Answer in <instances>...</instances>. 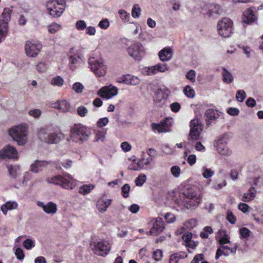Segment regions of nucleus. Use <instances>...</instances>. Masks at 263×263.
<instances>
[{"mask_svg":"<svg viewBox=\"0 0 263 263\" xmlns=\"http://www.w3.org/2000/svg\"><path fill=\"white\" fill-rule=\"evenodd\" d=\"M37 136L40 141L48 144H57L65 138L62 132H51L46 126L38 128Z\"/></svg>","mask_w":263,"mask_h":263,"instance_id":"nucleus-1","label":"nucleus"},{"mask_svg":"<svg viewBox=\"0 0 263 263\" xmlns=\"http://www.w3.org/2000/svg\"><path fill=\"white\" fill-rule=\"evenodd\" d=\"M8 135L19 145H24L27 142L28 127L25 125H17L11 127L8 131Z\"/></svg>","mask_w":263,"mask_h":263,"instance_id":"nucleus-2","label":"nucleus"},{"mask_svg":"<svg viewBox=\"0 0 263 263\" xmlns=\"http://www.w3.org/2000/svg\"><path fill=\"white\" fill-rule=\"evenodd\" d=\"M88 137L86 127L81 124H75L71 128L70 137L67 140L69 143H82Z\"/></svg>","mask_w":263,"mask_h":263,"instance_id":"nucleus-3","label":"nucleus"},{"mask_svg":"<svg viewBox=\"0 0 263 263\" xmlns=\"http://www.w3.org/2000/svg\"><path fill=\"white\" fill-rule=\"evenodd\" d=\"M48 13L53 17H59L65 9L64 0H49L46 3Z\"/></svg>","mask_w":263,"mask_h":263,"instance_id":"nucleus-4","label":"nucleus"},{"mask_svg":"<svg viewBox=\"0 0 263 263\" xmlns=\"http://www.w3.org/2000/svg\"><path fill=\"white\" fill-rule=\"evenodd\" d=\"M233 23L228 17L222 18L217 25V29L219 35L223 37H229L232 33Z\"/></svg>","mask_w":263,"mask_h":263,"instance_id":"nucleus-5","label":"nucleus"},{"mask_svg":"<svg viewBox=\"0 0 263 263\" xmlns=\"http://www.w3.org/2000/svg\"><path fill=\"white\" fill-rule=\"evenodd\" d=\"M90 246L94 254L103 257L108 254L110 249L108 243L104 241H92Z\"/></svg>","mask_w":263,"mask_h":263,"instance_id":"nucleus-6","label":"nucleus"},{"mask_svg":"<svg viewBox=\"0 0 263 263\" xmlns=\"http://www.w3.org/2000/svg\"><path fill=\"white\" fill-rule=\"evenodd\" d=\"M183 201L190 206H196L200 202V196L197 195L196 191L191 188H187L182 194ZM188 208V206H186Z\"/></svg>","mask_w":263,"mask_h":263,"instance_id":"nucleus-7","label":"nucleus"},{"mask_svg":"<svg viewBox=\"0 0 263 263\" xmlns=\"http://www.w3.org/2000/svg\"><path fill=\"white\" fill-rule=\"evenodd\" d=\"M190 133L189 139L197 140L199 139L200 135L202 131V124L198 118L192 120L190 124Z\"/></svg>","mask_w":263,"mask_h":263,"instance_id":"nucleus-8","label":"nucleus"},{"mask_svg":"<svg viewBox=\"0 0 263 263\" xmlns=\"http://www.w3.org/2000/svg\"><path fill=\"white\" fill-rule=\"evenodd\" d=\"M88 63L91 70L97 76L103 77L106 74V67L102 62L92 57L89 58Z\"/></svg>","mask_w":263,"mask_h":263,"instance_id":"nucleus-9","label":"nucleus"},{"mask_svg":"<svg viewBox=\"0 0 263 263\" xmlns=\"http://www.w3.org/2000/svg\"><path fill=\"white\" fill-rule=\"evenodd\" d=\"M128 54L135 60L140 61L145 53V49L139 42H136L129 46L127 49Z\"/></svg>","mask_w":263,"mask_h":263,"instance_id":"nucleus-10","label":"nucleus"},{"mask_svg":"<svg viewBox=\"0 0 263 263\" xmlns=\"http://www.w3.org/2000/svg\"><path fill=\"white\" fill-rule=\"evenodd\" d=\"M118 92V89L116 87L109 85L107 86H104L100 89L98 92V95L101 98L109 99L116 96Z\"/></svg>","mask_w":263,"mask_h":263,"instance_id":"nucleus-11","label":"nucleus"},{"mask_svg":"<svg viewBox=\"0 0 263 263\" xmlns=\"http://www.w3.org/2000/svg\"><path fill=\"white\" fill-rule=\"evenodd\" d=\"M151 222L153 224V227L151 230L147 233L148 235L157 236L163 231L164 229V222L161 218L157 217L151 220Z\"/></svg>","mask_w":263,"mask_h":263,"instance_id":"nucleus-12","label":"nucleus"},{"mask_svg":"<svg viewBox=\"0 0 263 263\" xmlns=\"http://www.w3.org/2000/svg\"><path fill=\"white\" fill-rule=\"evenodd\" d=\"M17 157V152L13 146L7 145L0 151V159H13Z\"/></svg>","mask_w":263,"mask_h":263,"instance_id":"nucleus-13","label":"nucleus"},{"mask_svg":"<svg viewBox=\"0 0 263 263\" xmlns=\"http://www.w3.org/2000/svg\"><path fill=\"white\" fill-rule=\"evenodd\" d=\"M227 144L228 139L224 136L219 138L216 142L215 146L217 147L218 152L220 154L222 155L229 154V149Z\"/></svg>","mask_w":263,"mask_h":263,"instance_id":"nucleus-14","label":"nucleus"},{"mask_svg":"<svg viewBox=\"0 0 263 263\" xmlns=\"http://www.w3.org/2000/svg\"><path fill=\"white\" fill-rule=\"evenodd\" d=\"M25 52L28 57H36L40 50L38 45L30 41H27L25 44Z\"/></svg>","mask_w":263,"mask_h":263,"instance_id":"nucleus-15","label":"nucleus"},{"mask_svg":"<svg viewBox=\"0 0 263 263\" xmlns=\"http://www.w3.org/2000/svg\"><path fill=\"white\" fill-rule=\"evenodd\" d=\"M117 82L120 83L135 85L139 83L140 79L138 77L134 76L125 74L119 78Z\"/></svg>","mask_w":263,"mask_h":263,"instance_id":"nucleus-16","label":"nucleus"},{"mask_svg":"<svg viewBox=\"0 0 263 263\" xmlns=\"http://www.w3.org/2000/svg\"><path fill=\"white\" fill-rule=\"evenodd\" d=\"M76 185V180L71 176L67 174L62 177L60 185L65 189H73Z\"/></svg>","mask_w":263,"mask_h":263,"instance_id":"nucleus-17","label":"nucleus"},{"mask_svg":"<svg viewBox=\"0 0 263 263\" xmlns=\"http://www.w3.org/2000/svg\"><path fill=\"white\" fill-rule=\"evenodd\" d=\"M37 205L42 208L43 211L48 214H54L57 212V205L53 202H49L47 204H44L43 202L38 201Z\"/></svg>","mask_w":263,"mask_h":263,"instance_id":"nucleus-18","label":"nucleus"},{"mask_svg":"<svg viewBox=\"0 0 263 263\" xmlns=\"http://www.w3.org/2000/svg\"><path fill=\"white\" fill-rule=\"evenodd\" d=\"M256 20L257 17L251 8L247 9L243 12L242 17V22L243 23L249 25L256 22Z\"/></svg>","mask_w":263,"mask_h":263,"instance_id":"nucleus-19","label":"nucleus"},{"mask_svg":"<svg viewBox=\"0 0 263 263\" xmlns=\"http://www.w3.org/2000/svg\"><path fill=\"white\" fill-rule=\"evenodd\" d=\"M173 53L172 48L170 47H168L161 50L158 53V55L161 61L165 62L171 59Z\"/></svg>","mask_w":263,"mask_h":263,"instance_id":"nucleus-20","label":"nucleus"},{"mask_svg":"<svg viewBox=\"0 0 263 263\" xmlns=\"http://www.w3.org/2000/svg\"><path fill=\"white\" fill-rule=\"evenodd\" d=\"M50 162L47 161L36 160L30 166V171L34 173H37L42 167L47 166Z\"/></svg>","mask_w":263,"mask_h":263,"instance_id":"nucleus-21","label":"nucleus"},{"mask_svg":"<svg viewBox=\"0 0 263 263\" xmlns=\"http://www.w3.org/2000/svg\"><path fill=\"white\" fill-rule=\"evenodd\" d=\"M111 200L102 197L101 198L99 199L97 203V206L99 211L101 212H105L107 208L110 204Z\"/></svg>","mask_w":263,"mask_h":263,"instance_id":"nucleus-22","label":"nucleus"},{"mask_svg":"<svg viewBox=\"0 0 263 263\" xmlns=\"http://www.w3.org/2000/svg\"><path fill=\"white\" fill-rule=\"evenodd\" d=\"M53 107L61 110L62 112H66L69 110L70 106L66 100H62L53 103Z\"/></svg>","mask_w":263,"mask_h":263,"instance_id":"nucleus-23","label":"nucleus"},{"mask_svg":"<svg viewBox=\"0 0 263 263\" xmlns=\"http://www.w3.org/2000/svg\"><path fill=\"white\" fill-rule=\"evenodd\" d=\"M205 116L206 117V120L207 124H209L211 121H213L218 118L219 115L217 111L209 109L206 110L205 112Z\"/></svg>","mask_w":263,"mask_h":263,"instance_id":"nucleus-24","label":"nucleus"},{"mask_svg":"<svg viewBox=\"0 0 263 263\" xmlns=\"http://www.w3.org/2000/svg\"><path fill=\"white\" fill-rule=\"evenodd\" d=\"M168 95L167 91H164L162 89L158 90L156 94L155 101L157 103L164 102L167 98Z\"/></svg>","mask_w":263,"mask_h":263,"instance_id":"nucleus-25","label":"nucleus"},{"mask_svg":"<svg viewBox=\"0 0 263 263\" xmlns=\"http://www.w3.org/2000/svg\"><path fill=\"white\" fill-rule=\"evenodd\" d=\"M18 204L17 203L15 202H10L8 201L5 204L2 205L1 206V210L2 211L3 213L6 215L7 213L8 210H11L13 209H15L17 208Z\"/></svg>","mask_w":263,"mask_h":263,"instance_id":"nucleus-26","label":"nucleus"},{"mask_svg":"<svg viewBox=\"0 0 263 263\" xmlns=\"http://www.w3.org/2000/svg\"><path fill=\"white\" fill-rule=\"evenodd\" d=\"M222 76L223 81L227 84H231L233 81L232 74L225 68H222Z\"/></svg>","mask_w":263,"mask_h":263,"instance_id":"nucleus-27","label":"nucleus"},{"mask_svg":"<svg viewBox=\"0 0 263 263\" xmlns=\"http://www.w3.org/2000/svg\"><path fill=\"white\" fill-rule=\"evenodd\" d=\"M230 248L228 246L221 245L216 252L215 258L217 259L222 254L227 256L229 255Z\"/></svg>","mask_w":263,"mask_h":263,"instance_id":"nucleus-28","label":"nucleus"},{"mask_svg":"<svg viewBox=\"0 0 263 263\" xmlns=\"http://www.w3.org/2000/svg\"><path fill=\"white\" fill-rule=\"evenodd\" d=\"M7 168L9 172V175L13 178H16L19 174L20 167L19 166L8 165Z\"/></svg>","mask_w":263,"mask_h":263,"instance_id":"nucleus-29","label":"nucleus"},{"mask_svg":"<svg viewBox=\"0 0 263 263\" xmlns=\"http://www.w3.org/2000/svg\"><path fill=\"white\" fill-rule=\"evenodd\" d=\"M8 32V26L6 23L0 22V43L6 36Z\"/></svg>","mask_w":263,"mask_h":263,"instance_id":"nucleus-30","label":"nucleus"},{"mask_svg":"<svg viewBox=\"0 0 263 263\" xmlns=\"http://www.w3.org/2000/svg\"><path fill=\"white\" fill-rule=\"evenodd\" d=\"M11 10L10 8H5L2 14L3 20H0V22L6 23L8 26V23L11 19Z\"/></svg>","mask_w":263,"mask_h":263,"instance_id":"nucleus-31","label":"nucleus"},{"mask_svg":"<svg viewBox=\"0 0 263 263\" xmlns=\"http://www.w3.org/2000/svg\"><path fill=\"white\" fill-rule=\"evenodd\" d=\"M64 82V80L61 77L57 76L51 80L50 84L52 86L61 87L63 85Z\"/></svg>","mask_w":263,"mask_h":263,"instance_id":"nucleus-32","label":"nucleus"},{"mask_svg":"<svg viewBox=\"0 0 263 263\" xmlns=\"http://www.w3.org/2000/svg\"><path fill=\"white\" fill-rule=\"evenodd\" d=\"M68 58L69 60V67L71 70L74 71L76 68L75 65L78 62L79 60L81 58L80 55H78L75 57L70 55V58Z\"/></svg>","mask_w":263,"mask_h":263,"instance_id":"nucleus-33","label":"nucleus"},{"mask_svg":"<svg viewBox=\"0 0 263 263\" xmlns=\"http://www.w3.org/2000/svg\"><path fill=\"white\" fill-rule=\"evenodd\" d=\"M106 132L98 130L95 133V142H103L105 141Z\"/></svg>","mask_w":263,"mask_h":263,"instance_id":"nucleus-34","label":"nucleus"},{"mask_svg":"<svg viewBox=\"0 0 263 263\" xmlns=\"http://www.w3.org/2000/svg\"><path fill=\"white\" fill-rule=\"evenodd\" d=\"M94 188V185L92 184L84 185L80 187L79 189V193L82 195H86L90 192Z\"/></svg>","mask_w":263,"mask_h":263,"instance_id":"nucleus-35","label":"nucleus"},{"mask_svg":"<svg viewBox=\"0 0 263 263\" xmlns=\"http://www.w3.org/2000/svg\"><path fill=\"white\" fill-rule=\"evenodd\" d=\"M183 92L187 97L191 98L194 97L195 95V90L190 85H186L183 88Z\"/></svg>","mask_w":263,"mask_h":263,"instance_id":"nucleus-36","label":"nucleus"},{"mask_svg":"<svg viewBox=\"0 0 263 263\" xmlns=\"http://www.w3.org/2000/svg\"><path fill=\"white\" fill-rule=\"evenodd\" d=\"M62 176L57 175L47 179V181L49 183H53L55 185H60L62 180Z\"/></svg>","mask_w":263,"mask_h":263,"instance_id":"nucleus-37","label":"nucleus"},{"mask_svg":"<svg viewBox=\"0 0 263 263\" xmlns=\"http://www.w3.org/2000/svg\"><path fill=\"white\" fill-rule=\"evenodd\" d=\"M61 28L60 25L53 23L50 25L48 27V31L51 34H54L58 32Z\"/></svg>","mask_w":263,"mask_h":263,"instance_id":"nucleus-38","label":"nucleus"},{"mask_svg":"<svg viewBox=\"0 0 263 263\" xmlns=\"http://www.w3.org/2000/svg\"><path fill=\"white\" fill-rule=\"evenodd\" d=\"M173 119L172 118H166L165 120L161 123L163 126L164 129H167V132L170 130V127L172 126Z\"/></svg>","mask_w":263,"mask_h":263,"instance_id":"nucleus-39","label":"nucleus"},{"mask_svg":"<svg viewBox=\"0 0 263 263\" xmlns=\"http://www.w3.org/2000/svg\"><path fill=\"white\" fill-rule=\"evenodd\" d=\"M225 239L226 240V242H230V237L227 234L226 231L223 230H219L218 232V236H217V239L218 240H221Z\"/></svg>","mask_w":263,"mask_h":263,"instance_id":"nucleus-40","label":"nucleus"},{"mask_svg":"<svg viewBox=\"0 0 263 263\" xmlns=\"http://www.w3.org/2000/svg\"><path fill=\"white\" fill-rule=\"evenodd\" d=\"M72 89L76 93H81L83 92L84 86L80 82H76L73 84Z\"/></svg>","mask_w":263,"mask_h":263,"instance_id":"nucleus-41","label":"nucleus"},{"mask_svg":"<svg viewBox=\"0 0 263 263\" xmlns=\"http://www.w3.org/2000/svg\"><path fill=\"white\" fill-rule=\"evenodd\" d=\"M143 72L147 76H151L157 73L155 66L145 67L143 69Z\"/></svg>","mask_w":263,"mask_h":263,"instance_id":"nucleus-42","label":"nucleus"},{"mask_svg":"<svg viewBox=\"0 0 263 263\" xmlns=\"http://www.w3.org/2000/svg\"><path fill=\"white\" fill-rule=\"evenodd\" d=\"M156 67V72L159 71L161 72H164L169 70V67L166 64H158L155 65Z\"/></svg>","mask_w":263,"mask_h":263,"instance_id":"nucleus-43","label":"nucleus"},{"mask_svg":"<svg viewBox=\"0 0 263 263\" xmlns=\"http://www.w3.org/2000/svg\"><path fill=\"white\" fill-rule=\"evenodd\" d=\"M146 175L141 174L139 175L135 180V183L137 186H141L146 181Z\"/></svg>","mask_w":263,"mask_h":263,"instance_id":"nucleus-44","label":"nucleus"},{"mask_svg":"<svg viewBox=\"0 0 263 263\" xmlns=\"http://www.w3.org/2000/svg\"><path fill=\"white\" fill-rule=\"evenodd\" d=\"M23 246L27 250H30L34 247V243L33 240L27 239L23 242Z\"/></svg>","mask_w":263,"mask_h":263,"instance_id":"nucleus-45","label":"nucleus"},{"mask_svg":"<svg viewBox=\"0 0 263 263\" xmlns=\"http://www.w3.org/2000/svg\"><path fill=\"white\" fill-rule=\"evenodd\" d=\"M28 114L34 118H39L42 114V111L39 109H34L29 111Z\"/></svg>","mask_w":263,"mask_h":263,"instance_id":"nucleus-46","label":"nucleus"},{"mask_svg":"<svg viewBox=\"0 0 263 263\" xmlns=\"http://www.w3.org/2000/svg\"><path fill=\"white\" fill-rule=\"evenodd\" d=\"M152 128L154 130H157L159 133L166 132L167 129H164L163 126L161 123L159 124L153 123L152 124Z\"/></svg>","mask_w":263,"mask_h":263,"instance_id":"nucleus-47","label":"nucleus"},{"mask_svg":"<svg viewBox=\"0 0 263 263\" xmlns=\"http://www.w3.org/2000/svg\"><path fill=\"white\" fill-rule=\"evenodd\" d=\"M195 71L193 70H190L186 73V78L191 82L194 83L195 82Z\"/></svg>","mask_w":263,"mask_h":263,"instance_id":"nucleus-48","label":"nucleus"},{"mask_svg":"<svg viewBox=\"0 0 263 263\" xmlns=\"http://www.w3.org/2000/svg\"><path fill=\"white\" fill-rule=\"evenodd\" d=\"M119 14H120L122 20L124 22H128L129 21V13H127L124 10H120L119 11Z\"/></svg>","mask_w":263,"mask_h":263,"instance_id":"nucleus-49","label":"nucleus"},{"mask_svg":"<svg viewBox=\"0 0 263 263\" xmlns=\"http://www.w3.org/2000/svg\"><path fill=\"white\" fill-rule=\"evenodd\" d=\"M141 9L138 5H135L132 9V14L134 17H138L140 14Z\"/></svg>","mask_w":263,"mask_h":263,"instance_id":"nucleus-50","label":"nucleus"},{"mask_svg":"<svg viewBox=\"0 0 263 263\" xmlns=\"http://www.w3.org/2000/svg\"><path fill=\"white\" fill-rule=\"evenodd\" d=\"M203 172L202 175L204 178H208L212 177L214 174V172L212 171L211 169L208 168L206 167H203Z\"/></svg>","mask_w":263,"mask_h":263,"instance_id":"nucleus-51","label":"nucleus"},{"mask_svg":"<svg viewBox=\"0 0 263 263\" xmlns=\"http://www.w3.org/2000/svg\"><path fill=\"white\" fill-rule=\"evenodd\" d=\"M163 253L162 251L159 249L157 250L153 253V258L156 260H160L162 257Z\"/></svg>","mask_w":263,"mask_h":263,"instance_id":"nucleus-52","label":"nucleus"},{"mask_svg":"<svg viewBox=\"0 0 263 263\" xmlns=\"http://www.w3.org/2000/svg\"><path fill=\"white\" fill-rule=\"evenodd\" d=\"M129 191H130V186L127 184H124L122 187V195L124 198H127V197H128Z\"/></svg>","mask_w":263,"mask_h":263,"instance_id":"nucleus-53","label":"nucleus"},{"mask_svg":"<svg viewBox=\"0 0 263 263\" xmlns=\"http://www.w3.org/2000/svg\"><path fill=\"white\" fill-rule=\"evenodd\" d=\"M246 93L243 90H239L236 94V99L239 102H242L246 98Z\"/></svg>","mask_w":263,"mask_h":263,"instance_id":"nucleus-54","label":"nucleus"},{"mask_svg":"<svg viewBox=\"0 0 263 263\" xmlns=\"http://www.w3.org/2000/svg\"><path fill=\"white\" fill-rule=\"evenodd\" d=\"M239 232L241 237L243 238H247L250 235V231L246 228H241Z\"/></svg>","mask_w":263,"mask_h":263,"instance_id":"nucleus-55","label":"nucleus"},{"mask_svg":"<svg viewBox=\"0 0 263 263\" xmlns=\"http://www.w3.org/2000/svg\"><path fill=\"white\" fill-rule=\"evenodd\" d=\"M15 254L17 258L20 260H22L24 257L23 250L20 248H17L16 249Z\"/></svg>","mask_w":263,"mask_h":263,"instance_id":"nucleus-56","label":"nucleus"},{"mask_svg":"<svg viewBox=\"0 0 263 263\" xmlns=\"http://www.w3.org/2000/svg\"><path fill=\"white\" fill-rule=\"evenodd\" d=\"M171 173L172 175L175 177H178L180 174V169L177 166H174L171 168Z\"/></svg>","mask_w":263,"mask_h":263,"instance_id":"nucleus-57","label":"nucleus"},{"mask_svg":"<svg viewBox=\"0 0 263 263\" xmlns=\"http://www.w3.org/2000/svg\"><path fill=\"white\" fill-rule=\"evenodd\" d=\"M227 219L231 223L234 224L236 221V217L231 211L227 212Z\"/></svg>","mask_w":263,"mask_h":263,"instance_id":"nucleus-58","label":"nucleus"},{"mask_svg":"<svg viewBox=\"0 0 263 263\" xmlns=\"http://www.w3.org/2000/svg\"><path fill=\"white\" fill-rule=\"evenodd\" d=\"M77 112L81 117H84L87 112V109L83 106H80L77 109Z\"/></svg>","mask_w":263,"mask_h":263,"instance_id":"nucleus-59","label":"nucleus"},{"mask_svg":"<svg viewBox=\"0 0 263 263\" xmlns=\"http://www.w3.org/2000/svg\"><path fill=\"white\" fill-rule=\"evenodd\" d=\"M108 122V119L107 118H103L99 119L97 122V125L99 127H102L105 126Z\"/></svg>","mask_w":263,"mask_h":263,"instance_id":"nucleus-60","label":"nucleus"},{"mask_svg":"<svg viewBox=\"0 0 263 263\" xmlns=\"http://www.w3.org/2000/svg\"><path fill=\"white\" fill-rule=\"evenodd\" d=\"M249 206H248V205L245 203H240L238 205L239 210L243 213L247 212L249 210Z\"/></svg>","mask_w":263,"mask_h":263,"instance_id":"nucleus-61","label":"nucleus"},{"mask_svg":"<svg viewBox=\"0 0 263 263\" xmlns=\"http://www.w3.org/2000/svg\"><path fill=\"white\" fill-rule=\"evenodd\" d=\"M99 26L102 29H106L109 26V22L107 19L102 20L99 24Z\"/></svg>","mask_w":263,"mask_h":263,"instance_id":"nucleus-62","label":"nucleus"},{"mask_svg":"<svg viewBox=\"0 0 263 263\" xmlns=\"http://www.w3.org/2000/svg\"><path fill=\"white\" fill-rule=\"evenodd\" d=\"M196 225V220L195 219H191L185 223L187 229H190L194 227Z\"/></svg>","mask_w":263,"mask_h":263,"instance_id":"nucleus-63","label":"nucleus"},{"mask_svg":"<svg viewBox=\"0 0 263 263\" xmlns=\"http://www.w3.org/2000/svg\"><path fill=\"white\" fill-rule=\"evenodd\" d=\"M170 107L171 110L174 112H178L180 108V105L177 102L172 103L171 104Z\"/></svg>","mask_w":263,"mask_h":263,"instance_id":"nucleus-64","label":"nucleus"}]
</instances>
